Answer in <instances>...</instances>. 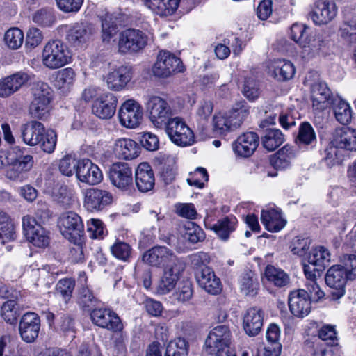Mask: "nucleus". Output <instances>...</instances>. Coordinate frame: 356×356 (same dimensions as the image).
Returning <instances> with one entry per match:
<instances>
[{
  "mask_svg": "<svg viewBox=\"0 0 356 356\" xmlns=\"http://www.w3.org/2000/svg\"><path fill=\"white\" fill-rule=\"evenodd\" d=\"M232 334L227 325H218L209 333L205 341V350L210 355L220 356L229 349Z\"/></svg>",
  "mask_w": 356,
  "mask_h": 356,
  "instance_id": "obj_1",
  "label": "nucleus"
},
{
  "mask_svg": "<svg viewBox=\"0 0 356 356\" xmlns=\"http://www.w3.org/2000/svg\"><path fill=\"white\" fill-rule=\"evenodd\" d=\"M42 58L46 67H64L72 59L70 53L59 40L50 41L44 46Z\"/></svg>",
  "mask_w": 356,
  "mask_h": 356,
  "instance_id": "obj_2",
  "label": "nucleus"
},
{
  "mask_svg": "<svg viewBox=\"0 0 356 356\" xmlns=\"http://www.w3.org/2000/svg\"><path fill=\"white\" fill-rule=\"evenodd\" d=\"M58 225L65 238L74 244L81 242L84 229L81 218L78 214L72 211L63 213L59 218Z\"/></svg>",
  "mask_w": 356,
  "mask_h": 356,
  "instance_id": "obj_3",
  "label": "nucleus"
},
{
  "mask_svg": "<svg viewBox=\"0 0 356 356\" xmlns=\"http://www.w3.org/2000/svg\"><path fill=\"white\" fill-rule=\"evenodd\" d=\"M165 130L171 141L178 146H190L195 142L193 131L180 118L169 120L165 125Z\"/></svg>",
  "mask_w": 356,
  "mask_h": 356,
  "instance_id": "obj_4",
  "label": "nucleus"
},
{
  "mask_svg": "<svg viewBox=\"0 0 356 356\" xmlns=\"http://www.w3.org/2000/svg\"><path fill=\"white\" fill-rule=\"evenodd\" d=\"M146 108L149 118L152 124L157 128L163 124L166 125L172 115V109L169 104L163 99L158 96L148 97L146 103Z\"/></svg>",
  "mask_w": 356,
  "mask_h": 356,
  "instance_id": "obj_5",
  "label": "nucleus"
},
{
  "mask_svg": "<svg viewBox=\"0 0 356 356\" xmlns=\"http://www.w3.org/2000/svg\"><path fill=\"white\" fill-rule=\"evenodd\" d=\"M142 259L149 266L164 268L181 262L174 252L165 246L152 248L143 254Z\"/></svg>",
  "mask_w": 356,
  "mask_h": 356,
  "instance_id": "obj_6",
  "label": "nucleus"
},
{
  "mask_svg": "<svg viewBox=\"0 0 356 356\" xmlns=\"http://www.w3.org/2000/svg\"><path fill=\"white\" fill-rule=\"evenodd\" d=\"M108 177L111 184L122 191H130L134 186L132 168L127 163H113L109 168Z\"/></svg>",
  "mask_w": 356,
  "mask_h": 356,
  "instance_id": "obj_7",
  "label": "nucleus"
},
{
  "mask_svg": "<svg viewBox=\"0 0 356 356\" xmlns=\"http://www.w3.org/2000/svg\"><path fill=\"white\" fill-rule=\"evenodd\" d=\"M147 35L139 29H128L123 31L119 38L120 51L135 53L143 49L147 44Z\"/></svg>",
  "mask_w": 356,
  "mask_h": 356,
  "instance_id": "obj_8",
  "label": "nucleus"
},
{
  "mask_svg": "<svg viewBox=\"0 0 356 356\" xmlns=\"http://www.w3.org/2000/svg\"><path fill=\"white\" fill-rule=\"evenodd\" d=\"M348 280L349 277L341 265H334L327 270L325 280L326 284L332 289V300H337L345 295V286Z\"/></svg>",
  "mask_w": 356,
  "mask_h": 356,
  "instance_id": "obj_9",
  "label": "nucleus"
},
{
  "mask_svg": "<svg viewBox=\"0 0 356 356\" xmlns=\"http://www.w3.org/2000/svg\"><path fill=\"white\" fill-rule=\"evenodd\" d=\"M90 318L95 325L113 332H121L123 324L118 315L108 308L94 309L90 312Z\"/></svg>",
  "mask_w": 356,
  "mask_h": 356,
  "instance_id": "obj_10",
  "label": "nucleus"
},
{
  "mask_svg": "<svg viewBox=\"0 0 356 356\" xmlns=\"http://www.w3.org/2000/svg\"><path fill=\"white\" fill-rule=\"evenodd\" d=\"M22 227L26 238L35 246L46 247L49 245V237L44 228L30 216H24Z\"/></svg>",
  "mask_w": 356,
  "mask_h": 356,
  "instance_id": "obj_11",
  "label": "nucleus"
},
{
  "mask_svg": "<svg viewBox=\"0 0 356 356\" xmlns=\"http://www.w3.org/2000/svg\"><path fill=\"white\" fill-rule=\"evenodd\" d=\"M337 11L334 0H317L309 16L316 25L327 24L336 17Z\"/></svg>",
  "mask_w": 356,
  "mask_h": 356,
  "instance_id": "obj_12",
  "label": "nucleus"
},
{
  "mask_svg": "<svg viewBox=\"0 0 356 356\" xmlns=\"http://www.w3.org/2000/svg\"><path fill=\"white\" fill-rule=\"evenodd\" d=\"M122 125L127 128H135L143 118V111L140 104L133 99H129L121 106L118 113Z\"/></svg>",
  "mask_w": 356,
  "mask_h": 356,
  "instance_id": "obj_13",
  "label": "nucleus"
},
{
  "mask_svg": "<svg viewBox=\"0 0 356 356\" xmlns=\"http://www.w3.org/2000/svg\"><path fill=\"white\" fill-rule=\"evenodd\" d=\"M113 196L107 191L91 188L84 192L83 205L89 211L102 210L111 203Z\"/></svg>",
  "mask_w": 356,
  "mask_h": 356,
  "instance_id": "obj_14",
  "label": "nucleus"
},
{
  "mask_svg": "<svg viewBox=\"0 0 356 356\" xmlns=\"http://www.w3.org/2000/svg\"><path fill=\"white\" fill-rule=\"evenodd\" d=\"M117 102L118 99L113 93H104L94 101L92 113L100 119H111L115 113Z\"/></svg>",
  "mask_w": 356,
  "mask_h": 356,
  "instance_id": "obj_15",
  "label": "nucleus"
},
{
  "mask_svg": "<svg viewBox=\"0 0 356 356\" xmlns=\"http://www.w3.org/2000/svg\"><path fill=\"white\" fill-rule=\"evenodd\" d=\"M40 328V319L34 312H27L23 315L19 325L22 339L31 343L38 337Z\"/></svg>",
  "mask_w": 356,
  "mask_h": 356,
  "instance_id": "obj_16",
  "label": "nucleus"
},
{
  "mask_svg": "<svg viewBox=\"0 0 356 356\" xmlns=\"http://www.w3.org/2000/svg\"><path fill=\"white\" fill-rule=\"evenodd\" d=\"M76 176L80 181L89 185L97 184L102 179L100 169L89 159L79 161Z\"/></svg>",
  "mask_w": 356,
  "mask_h": 356,
  "instance_id": "obj_17",
  "label": "nucleus"
},
{
  "mask_svg": "<svg viewBox=\"0 0 356 356\" xmlns=\"http://www.w3.org/2000/svg\"><path fill=\"white\" fill-rule=\"evenodd\" d=\"M259 138L255 132H247L238 137L232 144L234 153L241 157L250 156L257 149Z\"/></svg>",
  "mask_w": 356,
  "mask_h": 356,
  "instance_id": "obj_18",
  "label": "nucleus"
},
{
  "mask_svg": "<svg viewBox=\"0 0 356 356\" xmlns=\"http://www.w3.org/2000/svg\"><path fill=\"white\" fill-rule=\"evenodd\" d=\"M184 269V265L182 261L165 268L164 273L157 286V292L160 294H166L172 291L175 287L179 275Z\"/></svg>",
  "mask_w": 356,
  "mask_h": 356,
  "instance_id": "obj_19",
  "label": "nucleus"
},
{
  "mask_svg": "<svg viewBox=\"0 0 356 356\" xmlns=\"http://www.w3.org/2000/svg\"><path fill=\"white\" fill-rule=\"evenodd\" d=\"M19 131L23 142L30 146H34L42 141L45 129L41 122L31 120L22 124Z\"/></svg>",
  "mask_w": 356,
  "mask_h": 356,
  "instance_id": "obj_20",
  "label": "nucleus"
},
{
  "mask_svg": "<svg viewBox=\"0 0 356 356\" xmlns=\"http://www.w3.org/2000/svg\"><path fill=\"white\" fill-rule=\"evenodd\" d=\"M31 79V75L19 72L0 80V97H7Z\"/></svg>",
  "mask_w": 356,
  "mask_h": 356,
  "instance_id": "obj_21",
  "label": "nucleus"
},
{
  "mask_svg": "<svg viewBox=\"0 0 356 356\" xmlns=\"http://www.w3.org/2000/svg\"><path fill=\"white\" fill-rule=\"evenodd\" d=\"M305 293L303 290H296L291 291L289 296V309L297 317H304L311 310V301L305 297Z\"/></svg>",
  "mask_w": 356,
  "mask_h": 356,
  "instance_id": "obj_22",
  "label": "nucleus"
},
{
  "mask_svg": "<svg viewBox=\"0 0 356 356\" xmlns=\"http://www.w3.org/2000/svg\"><path fill=\"white\" fill-rule=\"evenodd\" d=\"M196 278L200 287L207 293L216 295L222 291V284L211 268L205 266L196 273Z\"/></svg>",
  "mask_w": 356,
  "mask_h": 356,
  "instance_id": "obj_23",
  "label": "nucleus"
},
{
  "mask_svg": "<svg viewBox=\"0 0 356 356\" xmlns=\"http://www.w3.org/2000/svg\"><path fill=\"white\" fill-rule=\"evenodd\" d=\"M264 313L261 309L257 307L248 309L243 320V327L245 333L250 337L257 335L263 326Z\"/></svg>",
  "mask_w": 356,
  "mask_h": 356,
  "instance_id": "obj_24",
  "label": "nucleus"
},
{
  "mask_svg": "<svg viewBox=\"0 0 356 356\" xmlns=\"http://www.w3.org/2000/svg\"><path fill=\"white\" fill-rule=\"evenodd\" d=\"M33 163L34 159L31 155L19 156L9 165L6 171L7 178L12 180H21L23 178V173L29 171Z\"/></svg>",
  "mask_w": 356,
  "mask_h": 356,
  "instance_id": "obj_25",
  "label": "nucleus"
},
{
  "mask_svg": "<svg viewBox=\"0 0 356 356\" xmlns=\"http://www.w3.org/2000/svg\"><path fill=\"white\" fill-rule=\"evenodd\" d=\"M135 182L141 192H148L153 188L155 184L154 174L147 163H141L138 165L135 171Z\"/></svg>",
  "mask_w": 356,
  "mask_h": 356,
  "instance_id": "obj_26",
  "label": "nucleus"
},
{
  "mask_svg": "<svg viewBox=\"0 0 356 356\" xmlns=\"http://www.w3.org/2000/svg\"><path fill=\"white\" fill-rule=\"evenodd\" d=\"M132 76V68H113L106 76L108 88L113 90H120L131 81Z\"/></svg>",
  "mask_w": 356,
  "mask_h": 356,
  "instance_id": "obj_27",
  "label": "nucleus"
},
{
  "mask_svg": "<svg viewBox=\"0 0 356 356\" xmlns=\"http://www.w3.org/2000/svg\"><path fill=\"white\" fill-rule=\"evenodd\" d=\"M312 100L313 106L317 109H324L327 105L325 104H331L332 92L328 88L327 83L323 81H319L312 86L311 90Z\"/></svg>",
  "mask_w": 356,
  "mask_h": 356,
  "instance_id": "obj_28",
  "label": "nucleus"
},
{
  "mask_svg": "<svg viewBox=\"0 0 356 356\" xmlns=\"http://www.w3.org/2000/svg\"><path fill=\"white\" fill-rule=\"evenodd\" d=\"M93 33L92 28L86 23H76L67 31V40L74 46L86 43Z\"/></svg>",
  "mask_w": 356,
  "mask_h": 356,
  "instance_id": "obj_29",
  "label": "nucleus"
},
{
  "mask_svg": "<svg viewBox=\"0 0 356 356\" xmlns=\"http://www.w3.org/2000/svg\"><path fill=\"white\" fill-rule=\"evenodd\" d=\"M140 149L136 142L127 138L118 140L114 146V153L120 159H134L138 156Z\"/></svg>",
  "mask_w": 356,
  "mask_h": 356,
  "instance_id": "obj_30",
  "label": "nucleus"
},
{
  "mask_svg": "<svg viewBox=\"0 0 356 356\" xmlns=\"http://www.w3.org/2000/svg\"><path fill=\"white\" fill-rule=\"evenodd\" d=\"M333 144L337 148L356 151V129L343 127L337 130Z\"/></svg>",
  "mask_w": 356,
  "mask_h": 356,
  "instance_id": "obj_31",
  "label": "nucleus"
},
{
  "mask_svg": "<svg viewBox=\"0 0 356 356\" xmlns=\"http://www.w3.org/2000/svg\"><path fill=\"white\" fill-rule=\"evenodd\" d=\"M152 12L160 16L172 15L178 8L179 0H142Z\"/></svg>",
  "mask_w": 356,
  "mask_h": 356,
  "instance_id": "obj_32",
  "label": "nucleus"
},
{
  "mask_svg": "<svg viewBox=\"0 0 356 356\" xmlns=\"http://www.w3.org/2000/svg\"><path fill=\"white\" fill-rule=\"evenodd\" d=\"M261 220L266 229L271 232L280 231L286 225L280 212L275 209L262 210Z\"/></svg>",
  "mask_w": 356,
  "mask_h": 356,
  "instance_id": "obj_33",
  "label": "nucleus"
},
{
  "mask_svg": "<svg viewBox=\"0 0 356 356\" xmlns=\"http://www.w3.org/2000/svg\"><path fill=\"white\" fill-rule=\"evenodd\" d=\"M299 148L313 147L316 143V136L312 126L307 122L301 123L298 128V134L295 140Z\"/></svg>",
  "mask_w": 356,
  "mask_h": 356,
  "instance_id": "obj_34",
  "label": "nucleus"
},
{
  "mask_svg": "<svg viewBox=\"0 0 356 356\" xmlns=\"http://www.w3.org/2000/svg\"><path fill=\"white\" fill-rule=\"evenodd\" d=\"M266 337L268 343L272 346L265 348L266 356H278L280 354L282 345L280 343V329L277 325L272 323L266 330Z\"/></svg>",
  "mask_w": 356,
  "mask_h": 356,
  "instance_id": "obj_35",
  "label": "nucleus"
},
{
  "mask_svg": "<svg viewBox=\"0 0 356 356\" xmlns=\"http://www.w3.org/2000/svg\"><path fill=\"white\" fill-rule=\"evenodd\" d=\"M250 107L246 102H241L236 104L227 115L229 118L231 131H234L241 127L243 121L249 114Z\"/></svg>",
  "mask_w": 356,
  "mask_h": 356,
  "instance_id": "obj_36",
  "label": "nucleus"
},
{
  "mask_svg": "<svg viewBox=\"0 0 356 356\" xmlns=\"http://www.w3.org/2000/svg\"><path fill=\"white\" fill-rule=\"evenodd\" d=\"M279 115V122L284 129H289L296 125V121L289 110L280 111L277 108V112L268 115L260 124L261 127H266L269 124H275L277 115Z\"/></svg>",
  "mask_w": 356,
  "mask_h": 356,
  "instance_id": "obj_37",
  "label": "nucleus"
},
{
  "mask_svg": "<svg viewBox=\"0 0 356 356\" xmlns=\"http://www.w3.org/2000/svg\"><path fill=\"white\" fill-rule=\"evenodd\" d=\"M284 135L280 129H266L261 136V144L268 152H273L284 142Z\"/></svg>",
  "mask_w": 356,
  "mask_h": 356,
  "instance_id": "obj_38",
  "label": "nucleus"
},
{
  "mask_svg": "<svg viewBox=\"0 0 356 356\" xmlns=\"http://www.w3.org/2000/svg\"><path fill=\"white\" fill-rule=\"evenodd\" d=\"M307 260L314 266V270H323L326 263L330 261V254L326 248L320 246L309 252Z\"/></svg>",
  "mask_w": 356,
  "mask_h": 356,
  "instance_id": "obj_39",
  "label": "nucleus"
},
{
  "mask_svg": "<svg viewBox=\"0 0 356 356\" xmlns=\"http://www.w3.org/2000/svg\"><path fill=\"white\" fill-rule=\"evenodd\" d=\"M236 219L234 217H225L211 227V229L222 241H227L229 235L236 229Z\"/></svg>",
  "mask_w": 356,
  "mask_h": 356,
  "instance_id": "obj_40",
  "label": "nucleus"
},
{
  "mask_svg": "<svg viewBox=\"0 0 356 356\" xmlns=\"http://www.w3.org/2000/svg\"><path fill=\"white\" fill-rule=\"evenodd\" d=\"M308 29L307 26L298 23L293 24L291 27V38L305 51L310 50V38L307 32Z\"/></svg>",
  "mask_w": 356,
  "mask_h": 356,
  "instance_id": "obj_41",
  "label": "nucleus"
},
{
  "mask_svg": "<svg viewBox=\"0 0 356 356\" xmlns=\"http://www.w3.org/2000/svg\"><path fill=\"white\" fill-rule=\"evenodd\" d=\"M336 120L342 124H348L351 121V109L350 105L343 99L338 98L332 100Z\"/></svg>",
  "mask_w": 356,
  "mask_h": 356,
  "instance_id": "obj_42",
  "label": "nucleus"
},
{
  "mask_svg": "<svg viewBox=\"0 0 356 356\" xmlns=\"http://www.w3.org/2000/svg\"><path fill=\"white\" fill-rule=\"evenodd\" d=\"M184 232H181L182 237L188 242L195 244L204 241L205 234L202 229L196 223L187 221L183 225Z\"/></svg>",
  "mask_w": 356,
  "mask_h": 356,
  "instance_id": "obj_43",
  "label": "nucleus"
},
{
  "mask_svg": "<svg viewBox=\"0 0 356 356\" xmlns=\"http://www.w3.org/2000/svg\"><path fill=\"white\" fill-rule=\"evenodd\" d=\"M99 302L93 292L87 286L81 287L77 295V303L81 308L87 312H92Z\"/></svg>",
  "mask_w": 356,
  "mask_h": 356,
  "instance_id": "obj_44",
  "label": "nucleus"
},
{
  "mask_svg": "<svg viewBox=\"0 0 356 356\" xmlns=\"http://www.w3.org/2000/svg\"><path fill=\"white\" fill-rule=\"evenodd\" d=\"M265 275L267 280L278 287H282L289 283V275L282 269L268 265L265 270Z\"/></svg>",
  "mask_w": 356,
  "mask_h": 356,
  "instance_id": "obj_45",
  "label": "nucleus"
},
{
  "mask_svg": "<svg viewBox=\"0 0 356 356\" xmlns=\"http://www.w3.org/2000/svg\"><path fill=\"white\" fill-rule=\"evenodd\" d=\"M339 35L348 44L356 43V20H344L339 28Z\"/></svg>",
  "mask_w": 356,
  "mask_h": 356,
  "instance_id": "obj_46",
  "label": "nucleus"
},
{
  "mask_svg": "<svg viewBox=\"0 0 356 356\" xmlns=\"http://www.w3.org/2000/svg\"><path fill=\"white\" fill-rule=\"evenodd\" d=\"M259 283L257 276L252 273H245L241 281V290L246 296H254L259 290Z\"/></svg>",
  "mask_w": 356,
  "mask_h": 356,
  "instance_id": "obj_47",
  "label": "nucleus"
},
{
  "mask_svg": "<svg viewBox=\"0 0 356 356\" xmlns=\"http://www.w3.org/2000/svg\"><path fill=\"white\" fill-rule=\"evenodd\" d=\"M188 343L182 338L170 341L165 350L164 356H188Z\"/></svg>",
  "mask_w": 356,
  "mask_h": 356,
  "instance_id": "obj_48",
  "label": "nucleus"
},
{
  "mask_svg": "<svg viewBox=\"0 0 356 356\" xmlns=\"http://www.w3.org/2000/svg\"><path fill=\"white\" fill-rule=\"evenodd\" d=\"M74 72L72 68H63L54 72L50 76V80L55 87L63 88L65 84H70L74 78Z\"/></svg>",
  "mask_w": 356,
  "mask_h": 356,
  "instance_id": "obj_49",
  "label": "nucleus"
},
{
  "mask_svg": "<svg viewBox=\"0 0 356 356\" xmlns=\"http://www.w3.org/2000/svg\"><path fill=\"white\" fill-rule=\"evenodd\" d=\"M32 20L38 25L49 27L54 24L56 17L51 9L43 8L33 14Z\"/></svg>",
  "mask_w": 356,
  "mask_h": 356,
  "instance_id": "obj_50",
  "label": "nucleus"
},
{
  "mask_svg": "<svg viewBox=\"0 0 356 356\" xmlns=\"http://www.w3.org/2000/svg\"><path fill=\"white\" fill-rule=\"evenodd\" d=\"M18 309L19 305L16 301L9 300L1 306V316L7 323L13 324L17 321V318L20 314Z\"/></svg>",
  "mask_w": 356,
  "mask_h": 356,
  "instance_id": "obj_51",
  "label": "nucleus"
},
{
  "mask_svg": "<svg viewBox=\"0 0 356 356\" xmlns=\"http://www.w3.org/2000/svg\"><path fill=\"white\" fill-rule=\"evenodd\" d=\"M157 67L165 65V67H184L182 60L175 54L166 50L160 51L157 56Z\"/></svg>",
  "mask_w": 356,
  "mask_h": 356,
  "instance_id": "obj_52",
  "label": "nucleus"
},
{
  "mask_svg": "<svg viewBox=\"0 0 356 356\" xmlns=\"http://www.w3.org/2000/svg\"><path fill=\"white\" fill-rule=\"evenodd\" d=\"M111 251L115 257L124 261H128L132 254V248L130 245L120 240H117L111 245Z\"/></svg>",
  "mask_w": 356,
  "mask_h": 356,
  "instance_id": "obj_53",
  "label": "nucleus"
},
{
  "mask_svg": "<svg viewBox=\"0 0 356 356\" xmlns=\"http://www.w3.org/2000/svg\"><path fill=\"white\" fill-rule=\"evenodd\" d=\"M4 40L8 47L13 49L20 47L24 41V33L18 28L8 29L4 35Z\"/></svg>",
  "mask_w": 356,
  "mask_h": 356,
  "instance_id": "obj_54",
  "label": "nucleus"
},
{
  "mask_svg": "<svg viewBox=\"0 0 356 356\" xmlns=\"http://www.w3.org/2000/svg\"><path fill=\"white\" fill-rule=\"evenodd\" d=\"M33 100L38 102H51L52 99V90L49 85L44 82L36 83L32 88Z\"/></svg>",
  "mask_w": 356,
  "mask_h": 356,
  "instance_id": "obj_55",
  "label": "nucleus"
},
{
  "mask_svg": "<svg viewBox=\"0 0 356 356\" xmlns=\"http://www.w3.org/2000/svg\"><path fill=\"white\" fill-rule=\"evenodd\" d=\"M50 102L32 100L29 107V113L34 118L45 119L49 114Z\"/></svg>",
  "mask_w": 356,
  "mask_h": 356,
  "instance_id": "obj_56",
  "label": "nucleus"
},
{
  "mask_svg": "<svg viewBox=\"0 0 356 356\" xmlns=\"http://www.w3.org/2000/svg\"><path fill=\"white\" fill-rule=\"evenodd\" d=\"M75 283L72 279L60 280L56 284V293L60 295L65 302L70 300Z\"/></svg>",
  "mask_w": 356,
  "mask_h": 356,
  "instance_id": "obj_57",
  "label": "nucleus"
},
{
  "mask_svg": "<svg viewBox=\"0 0 356 356\" xmlns=\"http://www.w3.org/2000/svg\"><path fill=\"white\" fill-rule=\"evenodd\" d=\"M16 238L15 227L14 224L7 220L0 224V243L5 244L6 242L15 240Z\"/></svg>",
  "mask_w": 356,
  "mask_h": 356,
  "instance_id": "obj_58",
  "label": "nucleus"
},
{
  "mask_svg": "<svg viewBox=\"0 0 356 356\" xmlns=\"http://www.w3.org/2000/svg\"><path fill=\"white\" fill-rule=\"evenodd\" d=\"M307 297L311 302L318 301L325 295L324 292L320 289L315 280L307 281L305 289H302Z\"/></svg>",
  "mask_w": 356,
  "mask_h": 356,
  "instance_id": "obj_59",
  "label": "nucleus"
},
{
  "mask_svg": "<svg viewBox=\"0 0 356 356\" xmlns=\"http://www.w3.org/2000/svg\"><path fill=\"white\" fill-rule=\"evenodd\" d=\"M242 92L250 101L255 100L259 95V83L252 78L246 79Z\"/></svg>",
  "mask_w": 356,
  "mask_h": 356,
  "instance_id": "obj_60",
  "label": "nucleus"
},
{
  "mask_svg": "<svg viewBox=\"0 0 356 356\" xmlns=\"http://www.w3.org/2000/svg\"><path fill=\"white\" fill-rule=\"evenodd\" d=\"M79 161L65 156L60 161L59 170L65 176L71 177L77 171Z\"/></svg>",
  "mask_w": 356,
  "mask_h": 356,
  "instance_id": "obj_61",
  "label": "nucleus"
},
{
  "mask_svg": "<svg viewBox=\"0 0 356 356\" xmlns=\"http://www.w3.org/2000/svg\"><path fill=\"white\" fill-rule=\"evenodd\" d=\"M337 333L334 328L330 325H325L318 331V337L328 346H333L337 344Z\"/></svg>",
  "mask_w": 356,
  "mask_h": 356,
  "instance_id": "obj_62",
  "label": "nucleus"
},
{
  "mask_svg": "<svg viewBox=\"0 0 356 356\" xmlns=\"http://www.w3.org/2000/svg\"><path fill=\"white\" fill-rule=\"evenodd\" d=\"M57 136L53 130H48L43 134V138L41 143V148L44 152L51 153L54 152L56 145Z\"/></svg>",
  "mask_w": 356,
  "mask_h": 356,
  "instance_id": "obj_63",
  "label": "nucleus"
},
{
  "mask_svg": "<svg viewBox=\"0 0 356 356\" xmlns=\"http://www.w3.org/2000/svg\"><path fill=\"white\" fill-rule=\"evenodd\" d=\"M229 121L227 113L225 115L218 114L213 117L214 131L218 134H225L227 131H231L229 126Z\"/></svg>",
  "mask_w": 356,
  "mask_h": 356,
  "instance_id": "obj_64",
  "label": "nucleus"
}]
</instances>
